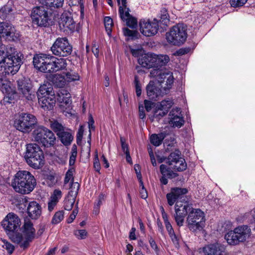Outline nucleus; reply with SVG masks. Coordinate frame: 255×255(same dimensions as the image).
Wrapping results in <instances>:
<instances>
[{
	"instance_id": "nucleus-18",
	"label": "nucleus",
	"mask_w": 255,
	"mask_h": 255,
	"mask_svg": "<svg viewBox=\"0 0 255 255\" xmlns=\"http://www.w3.org/2000/svg\"><path fill=\"white\" fill-rule=\"evenodd\" d=\"M18 90L26 99L32 100L34 95L32 94V85L28 78L21 77L17 81Z\"/></svg>"
},
{
	"instance_id": "nucleus-4",
	"label": "nucleus",
	"mask_w": 255,
	"mask_h": 255,
	"mask_svg": "<svg viewBox=\"0 0 255 255\" xmlns=\"http://www.w3.org/2000/svg\"><path fill=\"white\" fill-rule=\"evenodd\" d=\"M205 221L204 213L200 209L193 208L188 214L186 223L190 231L197 233L203 230Z\"/></svg>"
},
{
	"instance_id": "nucleus-34",
	"label": "nucleus",
	"mask_w": 255,
	"mask_h": 255,
	"mask_svg": "<svg viewBox=\"0 0 255 255\" xmlns=\"http://www.w3.org/2000/svg\"><path fill=\"white\" fill-rule=\"evenodd\" d=\"M64 0H38L40 3L47 6L59 8L63 6Z\"/></svg>"
},
{
	"instance_id": "nucleus-63",
	"label": "nucleus",
	"mask_w": 255,
	"mask_h": 255,
	"mask_svg": "<svg viewBox=\"0 0 255 255\" xmlns=\"http://www.w3.org/2000/svg\"><path fill=\"white\" fill-rule=\"evenodd\" d=\"M94 167L97 171H99L101 168L100 163L98 158V155H96V157L95 158L94 162Z\"/></svg>"
},
{
	"instance_id": "nucleus-5",
	"label": "nucleus",
	"mask_w": 255,
	"mask_h": 255,
	"mask_svg": "<svg viewBox=\"0 0 255 255\" xmlns=\"http://www.w3.org/2000/svg\"><path fill=\"white\" fill-rule=\"evenodd\" d=\"M33 140L45 147H51L55 143L56 137L52 131L43 126H38L32 132Z\"/></svg>"
},
{
	"instance_id": "nucleus-57",
	"label": "nucleus",
	"mask_w": 255,
	"mask_h": 255,
	"mask_svg": "<svg viewBox=\"0 0 255 255\" xmlns=\"http://www.w3.org/2000/svg\"><path fill=\"white\" fill-rule=\"evenodd\" d=\"M248 0H231L230 3L233 7L242 6Z\"/></svg>"
},
{
	"instance_id": "nucleus-39",
	"label": "nucleus",
	"mask_w": 255,
	"mask_h": 255,
	"mask_svg": "<svg viewBox=\"0 0 255 255\" xmlns=\"http://www.w3.org/2000/svg\"><path fill=\"white\" fill-rule=\"evenodd\" d=\"M156 67L165 65L170 60L169 57L167 55H156Z\"/></svg>"
},
{
	"instance_id": "nucleus-62",
	"label": "nucleus",
	"mask_w": 255,
	"mask_h": 255,
	"mask_svg": "<svg viewBox=\"0 0 255 255\" xmlns=\"http://www.w3.org/2000/svg\"><path fill=\"white\" fill-rule=\"evenodd\" d=\"M78 213V210L77 209H75L72 213L70 215L69 218L67 219V223H72L74 220L75 219L77 214Z\"/></svg>"
},
{
	"instance_id": "nucleus-42",
	"label": "nucleus",
	"mask_w": 255,
	"mask_h": 255,
	"mask_svg": "<svg viewBox=\"0 0 255 255\" xmlns=\"http://www.w3.org/2000/svg\"><path fill=\"white\" fill-rule=\"evenodd\" d=\"M75 202V198L69 197V196L68 195L64 201V208L65 210L67 211L71 210L73 208Z\"/></svg>"
},
{
	"instance_id": "nucleus-16",
	"label": "nucleus",
	"mask_w": 255,
	"mask_h": 255,
	"mask_svg": "<svg viewBox=\"0 0 255 255\" xmlns=\"http://www.w3.org/2000/svg\"><path fill=\"white\" fill-rule=\"evenodd\" d=\"M0 89L5 94L3 103H11L16 96L15 89L12 84L6 79H1L0 81Z\"/></svg>"
},
{
	"instance_id": "nucleus-20",
	"label": "nucleus",
	"mask_w": 255,
	"mask_h": 255,
	"mask_svg": "<svg viewBox=\"0 0 255 255\" xmlns=\"http://www.w3.org/2000/svg\"><path fill=\"white\" fill-rule=\"evenodd\" d=\"M0 33L2 37L11 40L17 39L19 36V33L11 24L7 22L0 23Z\"/></svg>"
},
{
	"instance_id": "nucleus-37",
	"label": "nucleus",
	"mask_w": 255,
	"mask_h": 255,
	"mask_svg": "<svg viewBox=\"0 0 255 255\" xmlns=\"http://www.w3.org/2000/svg\"><path fill=\"white\" fill-rule=\"evenodd\" d=\"M165 136V133L164 132H161L158 134H153L150 136V142L155 146H158L161 143Z\"/></svg>"
},
{
	"instance_id": "nucleus-33",
	"label": "nucleus",
	"mask_w": 255,
	"mask_h": 255,
	"mask_svg": "<svg viewBox=\"0 0 255 255\" xmlns=\"http://www.w3.org/2000/svg\"><path fill=\"white\" fill-rule=\"evenodd\" d=\"M51 60H53L55 72L65 69L67 65L66 59L57 58L53 56H51Z\"/></svg>"
},
{
	"instance_id": "nucleus-13",
	"label": "nucleus",
	"mask_w": 255,
	"mask_h": 255,
	"mask_svg": "<svg viewBox=\"0 0 255 255\" xmlns=\"http://www.w3.org/2000/svg\"><path fill=\"white\" fill-rule=\"evenodd\" d=\"M1 225L6 234L11 236L20 229L21 221L17 215L9 213L1 221Z\"/></svg>"
},
{
	"instance_id": "nucleus-44",
	"label": "nucleus",
	"mask_w": 255,
	"mask_h": 255,
	"mask_svg": "<svg viewBox=\"0 0 255 255\" xmlns=\"http://www.w3.org/2000/svg\"><path fill=\"white\" fill-rule=\"evenodd\" d=\"M51 128L57 135L59 132H62L64 130V127L62 125L56 121L51 122Z\"/></svg>"
},
{
	"instance_id": "nucleus-9",
	"label": "nucleus",
	"mask_w": 255,
	"mask_h": 255,
	"mask_svg": "<svg viewBox=\"0 0 255 255\" xmlns=\"http://www.w3.org/2000/svg\"><path fill=\"white\" fill-rule=\"evenodd\" d=\"M186 38V30L182 25L180 24L173 26L166 34L167 41L174 45H180L183 44Z\"/></svg>"
},
{
	"instance_id": "nucleus-55",
	"label": "nucleus",
	"mask_w": 255,
	"mask_h": 255,
	"mask_svg": "<svg viewBox=\"0 0 255 255\" xmlns=\"http://www.w3.org/2000/svg\"><path fill=\"white\" fill-rule=\"evenodd\" d=\"M126 21L127 25L130 28H134L136 27L137 25V19L135 18L132 17V16H131L128 19H127L126 20Z\"/></svg>"
},
{
	"instance_id": "nucleus-6",
	"label": "nucleus",
	"mask_w": 255,
	"mask_h": 255,
	"mask_svg": "<svg viewBox=\"0 0 255 255\" xmlns=\"http://www.w3.org/2000/svg\"><path fill=\"white\" fill-rule=\"evenodd\" d=\"M27 164L35 168H39L43 163V151L36 144L30 143L27 145L24 156Z\"/></svg>"
},
{
	"instance_id": "nucleus-15",
	"label": "nucleus",
	"mask_w": 255,
	"mask_h": 255,
	"mask_svg": "<svg viewBox=\"0 0 255 255\" xmlns=\"http://www.w3.org/2000/svg\"><path fill=\"white\" fill-rule=\"evenodd\" d=\"M51 50L55 55L64 57L71 54L72 47L66 38H58L53 43Z\"/></svg>"
},
{
	"instance_id": "nucleus-45",
	"label": "nucleus",
	"mask_w": 255,
	"mask_h": 255,
	"mask_svg": "<svg viewBox=\"0 0 255 255\" xmlns=\"http://www.w3.org/2000/svg\"><path fill=\"white\" fill-rule=\"evenodd\" d=\"M64 219V212L62 211H59L55 213L51 220L52 224H57L59 223Z\"/></svg>"
},
{
	"instance_id": "nucleus-19",
	"label": "nucleus",
	"mask_w": 255,
	"mask_h": 255,
	"mask_svg": "<svg viewBox=\"0 0 255 255\" xmlns=\"http://www.w3.org/2000/svg\"><path fill=\"white\" fill-rule=\"evenodd\" d=\"M59 26L61 30L69 33L73 31L75 28V23L68 12H63L59 20Z\"/></svg>"
},
{
	"instance_id": "nucleus-30",
	"label": "nucleus",
	"mask_w": 255,
	"mask_h": 255,
	"mask_svg": "<svg viewBox=\"0 0 255 255\" xmlns=\"http://www.w3.org/2000/svg\"><path fill=\"white\" fill-rule=\"evenodd\" d=\"M143 78V71L137 73L134 76L133 81V86L135 89L136 96L137 98H139L142 93V81Z\"/></svg>"
},
{
	"instance_id": "nucleus-17",
	"label": "nucleus",
	"mask_w": 255,
	"mask_h": 255,
	"mask_svg": "<svg viewBox=\"0 0 255 255\" xmlns=\"http://www.w3.org/2000/svg\"><path fill=\"white\" fill-rule=\"evenodd\" d=\"M201 255H228L225 247L218 243L207 245L199 249Z\"/></svg>"
},
{
	"instance_id": "nucleus-50",
	"label": "nucleus",
	"mask_w": 255,
	"mask_h": 255,
	"mask_svg": "<svg viewBox=\"0 0 255 255\" xmlns=\"http://www.w3.org/2000/svg\"><path fill=\"white\" fill-rule=\"evenodd\" d=\"M105 199V196L103 194H101L98 198L97 202L95 203L94 206V211L96 214L99 213V209L101 205L102 204L103 202L104 201Z\"/></svg>"
},
{
	"instance_id": "nucleus-32",
	"label": "nucleus",
	"mask_w": 255,
	"mask_h": 255,
	"mask_svg": "<svg viewBox=\"0 0 255 255\" xmlns=\"http://www.w3.org/2000/svg\"><path fill=\"white\" fill-rule=\"evenodd\" d=\"M50 95H55L53 88L49 84L41 85L37 92L38 98L42 96H48Z\"/></svg>"
},
{
	"instance_id": "nucleus-35",
	"label": "nucleus",
	"mask_w": 255,
	"mask_h": 255,
	"mask_svg": "<svg viewBox=\"0 0 255 255\" xmlns=\"http://www.w3.org/2000/svg\"><path fill=\"white\" fill-rule=\"evenodd\" d=\"M183 157L181 156L180 152L179 150H175V151L171 153L168 158L166 159V163L168 164L170 168L175 163L177 160L182 159Z\"/></svg>"
},
{
	"instance_id": "nucleus-56",
	"label": "nucleus",
	"mask_w": 255,
	"mask_h": 255,
	"mask_svg": "<svg viewBox=\"0 0 255 255\" xmlns=\"http://www.w3.org/2000/svg\"><path fill=\"white\" fill-rule=\"evenodd\" d=\"M3 243L2 247L5 249L9 254H12L14 251V246L6 240H2Z\"/></svg>"
},
{
	"instance_id": "nucleus-24",
	"label": "nucleus",
	"mask_w": 255,
	"mask_h": 255,
	"mask_svg": "<svg viewBox=\"0 0 255 255\" xmlns=\"http://www.w3.org/2000/svg\"><path fill=\"white\" fill-rule=\"evenodd\" d=\"M158 21L155 18L149 19L144 23V36H151L155 35L158 29Z\"/></svg>"
},
{
	"instance_id": "nucleus-59",
	"label": "nucleus",
	"mask_w": 255,
	"mask_h": 255,
	"mask_svg": "<svg viewBox=\"0 0 255 255\" xmlns=\"http://www.w3.org/2000/svg\"><path fill=\"white\" fill-rule=\"evenodd\" d=\"M83 132H84L83 126H81L78 130V133L77 134V142L78 144H79V143L80 142H81V141L82 140V136L83 135Z\"/></svg>"
},
{
	"instance_id": "nucleus-25",
	"label": "nucleus",
	"mask_w": 255,
	"mask_h": 255,
	"mask_svg": "<svg viewBox=\"0 0 255 255\" xmlns=\"http://www.w3.org/2000/svg\"><path fill=\"white\" fill-rule=\"evenodd\" d=\"M55 102V95L42 96L38 98V103L40 106L44 110H51L54 106Z\"/></svg>"
},
{
	"instance_id": "nucleus-14",
	"label": "nucleus",
	"mask_w": 255,
	"mask_h": 255,
	"mask_svg": "<svg viewBox=\"0 0 255 255\" xmlns=\"http://www.w3.org/2000/svg\"><path fill=\"white\" fill-rule=\"evenodd\" d=\"M155 68L150 70V77H156L158 84H164L165 82V85L166 86H161L164 87V90L170 89L174 81L172 73L166 70H160L158 67Z\"/></svg>"
},
{
	"instance_id": "nucleus-12",
	"label": "nucleus",
	"mask_w": 255,
	"mask_h": 255,
	"mask_svg": "<svg viewBox=\"0 0 255 255\" xmlns=\"http://www.w3.org/2000/svg\"><path fill=\"white\" fill-rule=\"evenodd\" d=\"M33 63L34 67L44 73L55 72L51 56L44 54L36 55L33 57Z\"/></svg>"
},
{
	"instance_id": "nucleus-29",
	"label": "nucleus",
	"mask_w": 255,
	"mask_h": 255,
	"mask_svg": "<svg viewBox=\"0 0 255 255\" xmlns=\"http://www.w3.org/2000/svg\"><path fill=\"white\" fill-rule=\"evenodd\" d=\"M57 136L60 138L61 142L65 146L70 145L74 138L73 134L70 130H64L62 132H59Z\"/></svg>"
},
{
	"instance_id": "nucleus-3",
	"label": "nucleus",
	"mask_w": 255,
	"mask_h": 255,
	"mask_svg": "<svg viewBox=\"0 0 255 255\" xmlns=\"http://www.w3.org/2000/svg\"><path fill=\"white\" fill-rule=\"evenodd\" d=\"M252 235L251 228L247 225H240L229 231L225 236L228 244L235 246L248 240Z\"/></svg>"
},
{
	"instance_id": "nucleus-52",
	"label": "nucleus",
	"mask_w": 255,
	"mask_h": 255,
	"mask_svg": "<svg viewBox=\"0 0 255 255\" xmlns=\"http://www.w3.org/2000/svg\"><path fill=\"white\" fill-rule=\"evenodd\" d=\"M75 171V169L73 167H70L66 173L64 183H68L70 180H73V173Z\"/></svg>"
},
{
	"instance_id": "nucleus-58",
	"label": "nucleus",
	"mask_w": 255,
	"mask_h": 255,
	"mask_svg": "<svg viewBox=\"0 0 255 255\" xmlns=\"http://www.w3.org/2000/svg\"><path fill=\"white\" fill-rule=\"evenodd\" d=\"M122 149L123 151L125 153H128L129 152L128 147V144L126 142V139L123 137H121L120 138Z\"/></svg>"
},
{
	"instance_id": "nucleus-23",
	"label": "nucleus",
	"mask_w": 255,
	"mask_h": 255,
	"mask_svg": "<svg viewBox=\"0 0 255 255\" xmlns=\"http://www.w3.org/2000/svg\"><path fill=\"white\" fill-rule=\"evenodd\" d=\"M173 105L172 101L168 99L162 101L160 103L156 104L154 115L156 116L163 117L165 116L168 112Z\"/></svg>"
},
{
	"instance_id": "nucleus-38",
	"label": "nucleus",
	"mask_w": 255,
	"mask_h": 255,
	"mask_svg": "<svg viewBox=\"0 0 255 255\" xmlns=\"http://www.w3.org/2000/svg\"><path fill=\"white\" fill-rule=\"evenodd\" d=\"M187 165L185 162V159L182 158L175 162L171 167V169L177 171H182L185 170L187 168Z\"/></svg>"
},
{
	"instance_id": "nucleus-1",
	"label": "nucleus",
	"mask_w": 255,
	"mask_h": 255,
	"mask_svg": "<svg viewBox=\"0 0 255 255\" xmlns=\"http://www.w3.org/2000/svg\"><path fill=\"white\" fill-rule=\"evenodd\" d=\"M188 190L186 188H173L171 192L166 195L168 204L172 206L176 201L174 219L177 226H182L184 222L185 217L193 208L187 202H183L180 200H184L185 194Z\"/></svg>"
},
{
	"instance_id": "nucleus-28",
	"label": "nucleus",
	"mask_w": 255,
	"mask_h": 255,
	"mask_svg": "<svg viewBox=\"0 0 255 255\" xmlns=\"http://www.w3.org/2000/svg\"><path fill=\"white\" fill-rule=\"evenodd\" d=\"M160 170L163 175L160 179V181L163 184L166 185L168 183L166 177L172 178L177 176L176 173L167 168L166 166L164 164L160 165Z\"/></svg>"
},
{
	"instance_id": "nucleus-27",
	"label": "nucleus",
	"mask_w": 255,
	"mask_h": 255,
	"mask_svg": "<svg viewBox=\"0 0 255 255\" xmlns=\"http://www.w3.org/2000/svg\"><path fill=\"white\" fill-rule=\"evenodd\" d=\"M163 84H158L157 82H155L154 81H150L149 84L146 87V91H147V95L149 97L150 99H154L156 98L159 94V91L160 89L158 87H157V85H159V86H166L164 85L163 86ZM161 88L164 87H161Z\"/></svg>"
},
{
	"instance_id": "nucleus-60",
	"label": "nucleus",
	"mask_w": 255,
	"mask_h": 255,
	"mask_svg": "<svg viewBox=\"0 0 255 255\" xmlns=\"http://www.w3.org/2000/svg\"><path fill=\"white\" fill-rule=\"evenodd\" d=\"M169 236L174 245L176 247L178 246L180 239L179 237L176 235L175 233L173 234H171V235H169Z\"/></svg>"
},
{
	"instance_id": "nucleus-51",
	"label": "nucleus",
	"mask_w": 255,
	"mask_h": 255,
	"mask_svg": "<svg viewBox=\"0 0 255 255\" xmlns=\"http://www.w3.org/2000/svg\"><path fill=\"white\" fill-rule=\"evenodd\" d=\"M162 14L160 17V21L164 25L167 26L169 23V19L168 18V14L166 9H163L161 11Z\"/></svg>"
},
{
	"instance_id": "nucleus-47",
	"label": "nucleus",
	"mask_w": 255,
	"mask_h": 255,
	"mask_svg": "<svg viewBox=\"0 0 255 255\" xmlns=\"http://www.w3.org/2000/svg\"><path fill=\"white\" fill-rule=\"evenodd\" d=\"M134 169L136 173L137 178L140 184L141 189H143V183L142 180V175L141 174V167L139 164H136L134 165Z\"/></svg>"
},
{
	"instance_id": "nucleus-36",
	"label": "nucleus",
	"mask_w": 255,
	"mask_h": 255,
	"mask_svg": "<svg viewBox=\"0 0 255 255\" xmlns=\"http://www.w3.org/2000/svg\"><path fill=\"white\" fill-rule=\"evenodd\" d=\"M66 78L60 75H54L52 78L53 84L59 88L64 87L66 85Z\"/></svg>"
},
{
	"instance_id": "nucleus-53",
	"label": "nucleus",
	"mask_w": 255,
	"mask_h": 255,
	"mask_svg": "<svg viewBox=\"0 0 255 255\" xmlns=\"http://www.w3.org/2000/svg\"><path fill=\"white\" fill-rule=\"evenodd\" d=\"M124 35L126 36L131 37L132 38H136L137 36L138 32L135 30H131L127 27L123 29Z\"/></svg>"
},
{
	"instance_id": "nucleus-10",
	"label": "nucleus",
	"mask_w": 255,
	"mask_h": 255,
	"mask_svg": "<svg viewBox=\"0 0 255 255\" xmlns=\"http://www.w3.org/2000/svg\"><path fill=\"white\" fill-rule=\"evenodd\" d=\"M50 13L44 6L34 7L31 14L32 24L38 26L46 27L49 25Z\"/></svg>"
},
{
	"instance_id": "nucleus-61",
	"label": "nucleus",
	"mask_w": 255,
	"mask_h": 255,
	"mask_svg": "<svg viewBox=\"0 0 255 255\" xmlns=\"http://www.w3.org/2000/svg\"><path fill=\"white\" fill-rule=\"evenodd\" d=\"M58 202L49 199L48 202V210L49 212L52 211L57 205Z\"/></svg>"
},
{
	"instance_id": "nucleus-7",
	"label": "nucleus",
	"mask_w": 255,
	"mask_h": 255,
	"mask_svg": "<svg viewBox=\"0 0 255 255\" xmlns=\"http://www.w3.org/2000/svg\"><path fill=\"white\" fill-rule=\"evenodd\" d=\"M36 123V119L33 115L23 113L15 116L13 125L19 131L28 133L31 131Z\"/></svg>"
},
{
	"instance_id": "nucleus-48",
	"label": "nucleus",
	"mask_w": 255,
	"mask_h": 255,
	"mask_svg": "<svg viewBox=\"0 0 255 255\" xmlns=\"http://www.w3.org/2000/svg\"><path fill=\"white\" fill-rule=\"evenodd\" d=\"M77 155V146L75 144L72 146L71 155L69 159V165L72 166L74 164Z\"/></svg>"
},
{
	"instance_id": "nucleus-2",
	"label": "nucleus",
	"mask_w": 255,
	"mask_h": 255,
	"mask_svg": "<svg viewBox=\"0 0 255 255\" xmlns=\"http://www.w3.org/2000/svg\"><path fill=\"white\" fill-rule=\"evenodd\" d=\"M36 184L34 177L26 170L18 171L11 182L14 191L21 194H29L33 191Z\"/></svg>"
},
{
	"instance_id": "nucleus-31",
	"label": "nucleus",
	"mask_w": 255,
	"mask_h": 255,
	"mask_svg": "<svg viewBox=\"0 0 255 255\" xmlns=\"http://www.w3.org/2000/svg\"><path fill=\"white\" fill-rule=\"evenodd\" d=\"M156 67V55L152 53H144V68Z\"/></svg>"
},
{
	"instance_id": "nucleus-46",
	"label": "nucleus",
	"mask_w": 255,
	"mask_h": 255,
	"mask_svg": "<svg viewBox=\"0 0 255 255\" xmlns=\"http://www.w3.org/2000/svg\"><path fill=\"white\" fill-rule=\"evenodd\" d=\"M104 24L106 30L109 35L112 32V28L113 26V19L109 16H107L104 18Z\"/></svg>"
},
{
	"instance_id": "nucleus-54",
	"label": "nucleus",
	"mask_w": 255,
	"mask_h": 255,
	"mask_svg": "<svg viewBox=\"0 0 255 255\" xmlns=\"http://www.w3.org/2000/svg\"><path fill=\"white\" fill-rule=\"evenodd\" d=\"M76 237L80 240L85 239L87 236V232L85 230H77L74 232Z\"/></svg>"
},
{
	"instance_id": "nucleus-8",
	"label": "nucleus",
	"mask_w": 255,
	"mask_h": 255,
	"mask_svg": "<svg viewBox=\"0 0 255 255\" xmlns=\"http://www.w3.org/2000/svg\"><path fill=\"white\" fill-rule=\"evenodd\" d=\"M22 233L24 237L19 234H16L12 237V241L21 247L26 248L35 237V230L30 221L24 222Z\"/></svg>"
},
{
	"instance_id": "nucleus-21",
	"label": "nucleus",
	"mask_w": 255,
	"mask_h": 255,
	"mask_svg": "<svg viewBox=\"0 0 255 255\" xmlns=\"http://www.w3.org/2000/svg\"><path fill=\"white\" fill-rule=\"evenodd\" d=\"M169 124L173 127L181 128L184 123V121L181 115L180 109L173 108L169 114Z\"/></svg>"
},
{
	"instance_id": "nucleus-11",
	"label": "nucleus",
	"mask_w": 255,
	"mask_h": 255,
	"mask_svg": "<svg viewBox=\"0 0 255 255\" xmlns=\"http://www.w3.org/2000/svg\"><path fill=\"white\" fill-rule=\"evenodd\" d=\"M71 98V94L65 89L60 90L57 93V100L59 103L60 108L67 117H71L74 114Z\"/></svg>"
},
{
	"instance_id": "nucleus-22",
	"label": "nucleus",
	"mask_w": 255,
	"mask_h": 255,
	"mask_svg": "<svg viewBox=\"0 0 255 255\" xmlns=\"http://www.w3.org/2000/svg\"><path fill=\"white\" fill-rule=\"evenodd\" d=\"M130 52L132 56L135 58L139 65L136 66L135 69L137 73L140 74L143 71V49L142 45L137 46L134 48H130Z\"/></svg>"
},
{
	"instance_id": "nucleus-64",
	"label": "nucleus",
	"mask_w": 255,
	"mask_h": 255,
	"mask_svg": "<svg viewBox=\"0 0 255 255\" xmlns=\"http://www.w3.org/2000/svg\"><path fill=\"white\" fill-rule=\"evenodd\" d=\"M165 226L166 230L167 231V232L168 233L169 235H171V234L174 233L173 229L171 224L170 223V222L165 224Z\"/></svg>"
},
{
	"instance_id": "nucleus-41",
	"label": "nucleus",
	"mask_w": 255,
	"mask_h": 255,
	"mask_svg": "<svg viewBox=\"0 0 255 255\" xmlns=\"http://www.w3.org/2000/svg\"><path fill=\"white\" fill-rule=\"evenodd\" d=\"M80 188V184L78 182H73L70 188V191L68 193L69 197L76 198Z\"/></svg>"
},
{
	"instance_id": "nucleus-40",
	"label": "nucleus",
	"mask_w": 255,
	"mask_h": 255,
	"mask_svg": "<svg viewBox=\"0 0 255 255\" xmlns=\"http://www.w3.org/2000/svg\"><path fill=\"white\" fill-rule=\"evenodd\" d=\"M119 14L122 20L126 21L131 15L129 14V9L126 6H120Z\"/></svg>"
},
{
	"instance_id": "nucleus-26",
	"label": "nucleus",
	"mask_w": 255,
	"mask_h": 255,
	"mask_svg": "<svg viewBox=\"0 0 255 255\" xmlns=\"http://www.w3.org/2000/svg\"><path fill=\"white\" fill-rule=\"evenodd\" d=\"M27 210L28 216L32 219H37L41 216V206L35 201L29 203Z\"/></svg>"
},
{
	"instance_id": "nucleus-43",
	"label": "nucleus",
	"mask_w": 255,
	"mask_h": 255,
	"mask_svg": "<svg viewBox=\"0 0 255 255\" xmlns=\"http://www.w3.org/2000/svg\"><path fill=\"white\" fill-rule=\"evenodd\" d=\"M65 77L67 82H69L80 80V76L79 74L73 71H70L67 72L65 74Z\"/></svg>"
},
{
	"instance_id": "nucleus-49",
	"label": "nucleus",
	"mask_w": 255,
	"mask_h": 255,
	"mask_svg": "<svg viewBox=\"0 0 255 255\" xmlns=\"http://www.w3.org/2000/svg\"><path fill=\"white\" fill-rule=\"evenodd\" d=\"M62 196V193L61 191L59 189H56L51 194L50 199L58 202L59 200L61 198Z\"/></svg>"
}]
</instances>
